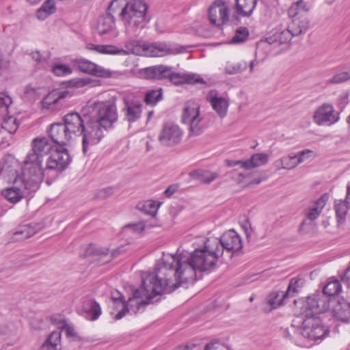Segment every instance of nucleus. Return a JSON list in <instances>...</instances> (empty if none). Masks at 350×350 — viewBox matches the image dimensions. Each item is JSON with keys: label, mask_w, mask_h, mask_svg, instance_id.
Instances as JSON below:
<instances>
[{"label": "nucleus", "mask_w": 350, "mask_h": 350, "mask_svg": "<svg viewBox=\"0 0 350 350\" xmlns=\"http://www.w3.org/2000/svg\"><path fill=\"white\" fill-rule=\"evenodd\" d=\"M350 79V66L347 70L339 72L327 81V84H338Z\"/></svg>", "instance_id": "de8ad7c7"}, {"label": "nucleus", "mask_w": 350, "mask_h": 350, "mask_svg": "<svg viewBox=\"0 0 350 350\" xmlns=\"http://www.w3.org/2000/svg\"><path fill=\"white\" fill-rule=\"evenodd\" d=\"M325 198V196H321L305 210L306 219L303 224L307 223V221H313L320 215L326 203Z\"/></svg>", "instance_id": "c85d7f7f"}, {"label": "nucleus", "mask_w": 350, "mask_h": 350, "mask_svg": "<svg viewBox=\"0 0 350 350\" xmlns=\"http://www.w3.org/2000/svg\"><path fill=\"white\" fill-rule=\"evenodd\" d=\"M112 193L111 188H106L100 191V196L101 197H107Z\"/></svg>", "instance_id": "69168bd1"}, {"label": "nucleus", "mask_w": 350, "mask_h": 350, "mask_svg": "<svg viewBox=\"0 0 350 350\" xmlns=\"http://www.w3.org/2000/svg\"><path fill=\"white\" fill-rule=\"evenodd\" d=\"M120 253V249H117L111 252L109 255V250L105 247H97L95 245L90 244L86 250L88 255H93L105 258V262L110 261L113 257L117 256Z\"/></svg>", "instance_id": "7c9ffc66"}, {"label": "nucleus", "mask_w": 350, "mask_h": 350, "mask_svg": "<svg viewBox=\"0 0 350 350\" xmlns=\"http://www.w3.org/2000/svg\"><path fill=\"white\" fill-rule=\"evenodd\" d=\"M330 301V297L323 293H317L308 297L302 307L304 315L321 316L329 309Z\"/></svg>", "instance_id": "9b49d317"}, {"label": "nucleus", "mask_w": 350, "mask_h": 350, "mask_svg": "<svg viewBox=\"0 0 350 350\" xmlns=\"http://www.w3.org/2000/svg\"><path fill=\"white\" fill-rule=\"evenodd\" d=\"M210 23L217 27L225 25L229 20V8L222 0L215 1L208 9Z\"/></svg>", "instance_id": "dca6fc26"}, {"label": "nucleus", "mask_w": 350, "mask_h": 350, "mask_svg": "<svg viewBox=\"0 0 350 350\" xmlns=\"http://www.w3.org/2000/svg\"><path fill=\"white\" fill-rule=\"evenodd\" d=\"M163 269L158 267L154 273H149L142 276V283L139 288L133 291L132 297L126 302L123 296L112 297L114 308L120 310L116 314L115 319L119 320L124 317L129 311L136 314L141 307L150 304L155 296L163 293H170L177 288V283H173L170 278H167V273Z\"/></svg>", "instance_id": "f03ea898"}, {"label": "nucleus", "mask_w": 350, "mask_h": 350, "mask_svg": "<svg viewBox=\"0 0 350 350\" xmlns=\"http://www.w3.org/2000/svg\"><path fill=\"white\" fill-rule=\"evenodd\" d=\"M72 87L83 88L85 86H94V81L89 77L75 78L68 81Z\"/></svg>", "instance_id": "09e8293b"}, {"label": "nucleus", "mask_w": 350, "mask_h": 350, "mask_svg": "<svg viewBox=\"0 0 350 350\" xmlns=\"http://www.w3.org/2000/svg\"><path fill=\"white\" fill-rule=\"evenodd\" d=\"M304 280L302 278H293L290 280L285 295L292 296L303 286Z\"/></svg>", "instance_id": "37998d69"}, {"label": "nucleus", "mask_w": 350, "mask_h": 350, "mask_svg": "<svg viewBox=\"0 0 350 350\" xmlns=\"http://www.w3.org/2000/svg\"><path fill=\"white\" fill-rule=\"evenodd\" d=\"M148 5L142 0H133L128 2L120 15L124 23L126 33L134 36L139 28H143Z\"/></svg>", "instance_id": "423d86ee"}, {"label": "nucleus", "mask_w": 350, "mask_h": 350, "mask_svg": "<svg viewBox=\"0 0 350 350\" xmlns=\"http://www.w3.org/2000/svg\"><path fill=\"white\" fill-rule=\"evenodd\" d=\"M146 42L137 40H129L124 44L126 49H118L113 45L94 44L88 43L86 48L90 51H95L101 54L126 55L130 53L137 55H143Z\"/></svg>", "instance_id": "0eeeda50"}, {"label": "nucleus", "mask_w": 350, "mask_h": 350, "mask_svg": "<svg viewBox=\"0 0 350 350\" xmlns=\"http://www.w3.org/2000/svg\"><path fill=\"white\" fill-rule=\"evenodd\" d=\"M68 93L66 91L58 92L57 90L50 92L45 96V108L52 109V105H56L58 102L66 97Z\"/></svg>", "instance_id": "58836bf2"}, {"label": "nucleus", "mask_w": 350, "mask_h": 350, "mask_svg": "<svg viewBox=\"0 0 350 350\" xmlns=\"http://www.w3.org/2000/svg\"><path fill=\"white\" fill-rule=\"evenodd\" d=\"M44 92V87L37 83L27 85L24 91L23 100L25 102L33 103L40 98Z\"/></svg>", "instance_id": "c756f323"}, {"label": "nucleus", "mask_w": 350, "mask_h": 350, "mask_svg": "<svg viewBox=\"0 0 350 350\" xmlns=\"http://www.w3.org/2000/svg\"><path fill=\"white\" fill-rule=\"evenodd\" d=\"M70 139L81 137L82 150L85 154L89 147L97 144L102 139L101 132L92 123L91 117L87 114L81 116L78 113H69L63 118Z\"/></svg>", "instance_id": "20e7f679"}, {"label": "nucleus", "mask_w": 350, "mask_h": 350, "mask_svg": "<svg viewBox=\"0 0 350 350\" xmlns=\"http://www.w3.org/2000/svg\"><path fill=\"white\" fill-rule=\"evenodd\" d=\"M12 103V99L6 92H0V118L3 120L1 127L8 133L13 135L17 131L19 123L17 119L8 116L9 107Z\"/></svg>", "instance_id": "4468645a"}, {"label": "nucleus", "mask_w": 350, "mask_h": 350, "mask_svg": "<svg viewBox=\"0 0 350 350\" xmlns=\"http://www.w3.org/2000/svg\"><path fill=\"white\" fill-rule=\"evenodd\" d=\"M249 32L246 27H239L236 30L231 42L234 44L242 43L247 40Z\"/></svg>", "instance_id": "8fccbe9b"}, {"label": "nucleus", "mask_w": 350, "mask_h": 350, "mask_svg": "<svg viewBox=\"0 0 350 350\" xmlns=\"http://www.w3.org/2000/svg\"><path fill=\"white\" fill-rule=\"evenodd\" d=\"M342 289V286L338 280L328 282L323 288L322 293L329 297L338 294Z\"/></svg>", "instance_id": "c03bdc74"}, {"label": "nucleus", "mask_w": 350, "mask_h": 350, "mask_svg": "<svg viewBox=\"0 0 350 350\" xmlns=\"http://www.w3.org/2000/svg\"><path fill=\"white\" fill-rule=\"evenodd\" d=\"M341 279L343 282L350 284V266L347 268Z\"/></svg>", "instance_id": "052dcab7"}, {"label": "nucleus", "mask_w": 350, "mask_h": 350, "mask_svg": "<svg viewBox=\"0 0 350 350\" xmlns=\"http://www.w3.org/2000/svg\"><path fill=\"white\" fill-rule=\"evenodd\" d=\"M56 12V6L54 0L45 1V16H49Z\"/></svg>", "instance_id": "5fc2aeb1"}, {"label": "nucleus", "mask_w": 350, "mask_h": 350, "mask_svg": "<svg viewBox=\"0 0 350 350\" xmlns=\"http://www.w3.org/2000/svg\"><path fill=\"white\" fill-rule=\"evenodd\" d=\"M333 317L344 323H350V303L344 299H338L332 310Z\"/></svg>", "instance_id": "b1692460"}, {"label": "nucleus", "mask_w": 350, "mask_h": 350, "mask_svg": "<svg viewBox=\"0 0 350 350\" xmlns=\"http://www.w3.org/2000/svg\"><path fill=\"white\" fill-rule=\"evenodd\" d=\"M309 8L306 3L303 0H298L293 3L288 9V15L290 17H296L302 14L306 13Z\"/></svg>", "instance_id": "ea45409f"}, {"label": "nucleus", "mask_w": 350, "mask_h": 350, "mask_svg": "<svg viewBox=\"0 0 350 350\" xmlns=\"http://www.w3.org/2000/svg\"><path fill=\"white\" fill-rule=\"evenodd\" d=\"M222 255L223 250L219 248L218 239L211 237L204 241L202 247L190 254H164L162 265L159 267L167 273V278L178 284V288L181 283L195 280L197 271H205L214 268L217 259Z\"/></svg>", "instance_id": "f257e3e1"}, {"label": "nucleus", "mask_w": 350, "mask_h": 350, "mask_svg": "<svg viewBox=\"0 0 350 350\" xmlns=\"http://www.w3.org/2000/svg\"><path fill=\"white\" fill-rule=\"evenodd\" d=\"M124 107V116L126 120L129 122L137 121L140 117L142 111V105L138 100L131 98L129 96L123 98Z\"/></svg>", "instance_id": "412c9836"}, {"label": "nucleus", "mask_w": 350, "mask_h": 350, "mask_svg": "<svg viewBox=\"0 0 350 350\" xmlns=\"http://www.w3.org/2000/svg\"><path fill=\"white\" fill-rule=\"evenodd\" d=\"M72 64L77 69L84 73L99 77H109L111 72L94 62L83 58H77L72 60Z\"/></svg>", "instance_id": "6ab92c4d"}, {"label": "nucleus", "mask_w": 350, "mask_h": 350, "mask_svg": "<svg viewBox=\"0 0 350 350\" xmlns=\"http://www.w3.org/2000/svg\"><path fill=\"white\" fill-rule=\"evenodd\" d=\"M144 56L155 57H164L169 55H176L187 51L186 47L178 44H170L166 42H146Z\"/></svg>", "instance_id": "ddd939ff"}, {"label": "nucleus", "mask_w": 350, "mask_h": 350, "mask_svg": "<svg viewBox=\"0 0 350 350\" xmlns=\"http://www.w3.org/2000/svg\"><path fill=\"white\" fill-rule=\"evenodd\" d=\"M91 109L92 116L91 122L94 127L99 129L104 137V131L110 128L118 120V112L114 98L105 101H96L88 105Z\"/></svg>", "instance_id": "39448f33"}, {"label": "nucleus", "mask_w": 350, "mask_h": 350, "mask_svg": "<svg viewBox=\"0 0 350 350\" xmlns=\"http://www.w3.org/2000/svg\"><path fill=\"white\" fill-rule=\"evenodd\" d=\"M44 137H37L31 142V149L23 161L22 175L18 170V165L4 162L0 168V175L8 182L14 185L20 184L25 189L38 190L43 180L44 170Z\"/></svg>", "instance_id": "7ed1b4c3"}, {"label": "nucleus", "mask_w": 350, "mask_h": 350, "mask_svg": "<svg viewBox=\"0 0 350 350\" xmlns=\"http://www.w3.org/2000/svg\"><path fill=\"white\" fill-rule=\"evenodd\" d=\"M334 208L338 225H342L346 220L347 210L350 208V185L347 187L346 199L336 200Z\"/></svg>", "instance_id": "a878e982"}, {"label": "nucleus", "mask_w": 350, "mask_h": 350, "mask_svg": "<svg viewBox=\"0 0 350 350\" xmlns=\"http://www.w3.org/2000/svg\"><path fill=\"white\" fill-rule=\"evenodd\" d=\"M227 165L228 167H234L238 165H240L241 167H243V163H244V161H230L228 160L227 161Z\"/></svg>", "instance_id": "e2e57ef3"}, {"label": "nucleus", "mask_w": 350, "mask_h": 350, "mask_svg": "<svg viewBox=\"0 0 350 350\" xmlns=\"http://www.w3.org/2000/svg\"><path fill=\"white\" fill-rule=\"evenodd\" d=\"M53 72L59 77L70 75L72 72V68L65 64H57L52 68Z\"/></svg>", "instance_id": "3c124183"}, {"label": "nucleus", "mask_w": 350, "mask_h": 350, "mask_svg": "<svg viewBox=\"0 0 350 350\" xmlns=\"http://www.w3.org/2000/svg\"><path fill=\"white\" fill-rule=\"evenodd\" d=\"M323 316L305 315L301 334L309 340H321L329 334V329L323 323Z\"/></svg>", "instance_id": "9d476101"}, {"label": "nucleus", "mask_w": 350, "mask_h": 350, "mask_svg": "<svg viewBox=\"0 0 350 350\" xmlns=\"http://www.w3.org/2000/svg\"><path fill=\"white\" fill-rule=\"evenodd\" d=\"M295 35L288 27L283 29L278 27L272 33L264 40H260L256 44L257 50L266 48L267 45L280 46L288 42Z\"/></svg>", "instance_id": "f3484780"}, {"label": "nucleus", "mask_w": 350, "mask_h": 350, "mask_svg": "<svg viewBox=\"0 0 350 350\" xmlns=\"http://www.w3.org/2000/svg\"><path fill=\"white\" fill-rule=\"evenodd\" d=\"M23 189H25L20 183L17 185L13 184L10 187L3 190V196L10 202L16 203L24 196Z\"/></svg>", "instance_id": "2f4dec72"}, {"label": "nucleus", "mask_w": 350, "mask_h": 350, "mask_svg": "<svg viewBox=\"0 0 350 350\" xmlns=\"http://www.w3.org/2000/svg\"><path fill=\"white\" fill-rule=\"evenodd\" d=\"M145 206H149L150 208H152L154 209V211H152V212H156L157 209L158 207H156L154 202H152V201H148L146 203V205Z\"/></svg>", "instance_id": "338daca9"}, {"label": "nucleus", "mask_w": 350, "mask_h": 350, "mask_svg": "<svg viewBox=\"0 0 350 350\" xmlns=\"http://www.w3.org/2000/svg\"><path fill=\"white\" fill-rule=\"evenodd\" d=\"M43 225L40 223H31L18 226L13 232L12 240L20 241L25 240L42 230Z\"/></svg>", "instance_id": "5701e85b"}, {"label": "nucleus", "mask_w": 350, "mask_h": 350, "mask_svg": "<svg viewBox=\"0 0 350 350\" xmlns=\"http://www.w3.org/2000/svg\"><path fill=\"white\" fill-rule=\"evenodd\" d=\"M45 155L47 156L46 168L58 172L65 170L71 162L68 150L62 146H51L45 142Z\"/></svg>", "instance_id": "6e6552de"}, {"label": "nucleus", "mask_w": 350, "mask_h": 350, "mask_svg": "<svg viewBox=\"0 0 350 350\" xmlns=\"http://www.w3.org/2000/svg\"><path fill=\"white\" fill-rule=\"evenodd\" d=\"M48 135L55 145H65L71 140L64 122L52 124L48 130Z\"/></svg>", "instance_id": "4be33fe9"}, {"label": "nucleus", "mask_w": 350, "mask_h": 350, "mask_svg": "<svg viewBox=\"0 0 350 350\" xmlns=\"http://www.w3.org/2000/svg\"><path fill=\"white\" fill-rule=\"evenodd\" d=\"M221 344L219 341H213L208 343L204 350H221Z\"/></svg>", "instance_id": "6e6d98bb"}, {"label": "nucleus", "mask_w": 350, "mask_h": 350, "mask_svg": "<svg viewBox=\"0 0 350 350\" xmlns=\"http://www.w3.org/2000/svg\"><path fill=\"white\" fill-rule=\"evenodd\" d=\"M292 22L288 26L295 36L304 33L309 27V21L306 18H300L299 16L292 17Z\"/></svg>", "instance_id": "72a5a7b5"}, {"label": "nucleus", "mask_w": 350, "mask_h": 350, "mask_svg": "<svg viewBox=\"0 0 350 350\" xmlns=\"http://www.w3.org/2000/svg\"><path fill=\"white\" fill-rule=\"evenodd\" d=\"M190 176L202 183L208 184L218 177V174L204 170H197L190 172Z\"/></svg>", "instance_id": "c9c22d12"}, {"label": "nucleus", "mask_w": 350, "mask_h": 350, "mask_svg": "<svg viewBox=\"0 0 350 350\" xmlns=\"http://www.w3.org/2000/svg\"><path fill=\"white\" fill-rule=\"evenodd\" d=\"M28 3L31 5L37 4L40 0H26Z\"/></svg>", "instance_id": "774afa93"}, {"label": "nucleus", "mask_w": 350, "mask_h": 350, "mask_svg": "<svg viewBox=\"0 0 350 350\" xmlns=\"http://www.w3.org/2000/svg\"><path fill=\"white\" fill-rule=\"evenodd\" d=\"M169 71L170 66L161 64L145 68L142 70V74L146 79H163L167 78Z\"/></svg>", "instance_id": "bb28decb"}, {"label": "nucleus", "mask_w": 350, "mask_h": 350, "mask_svg": "<svg viewBox=\"0 0 350 350\" xmlns=\"http://www.w3.org/2000/svg\"><path fill=\"white\" fill-rule=\"evenodd\" d=\"M207 100L211 104L213 109L221 118L226 115L228 107V102L224 98L218 97L216 91H211L207 95Z\"/></svg>", "instance_id": "cd10ccee"}, {"label": "nucleus", "mask_w": 350, "mask_h": 350, "mask_svg": "<svg viewBox=\"0 0 350 350\" xmlns=\"http://www.w3.org/2000/svg\"><path fill=\"white\" fill-rule=\"evenodd\" d=\"M126 227L131 228L134 232H142L144 229V225L140 222L133 224H129L126 226Z\"/></svg>", "instance_id": "4d7b16f0"}, {"label": "nucleus", "mask_w": 350, "mask_h": 350, "mask_svg": "<svg viewBox=\"0 0 350 350\" xmlns=\"http://www.w3.org/2000/svg\"><path fill=\"white\" fill-rule=\"evenodd\" d=\"M63 329H65V332L68 336H75L77 335V332L74 327L67 325L66 323V326Z\"/></svg>", "instance_id": "bf43d9fd"}, {"label": "nucleus", "mask_w": 350, "mask_h": 350, "mask_svg": "<svg viewBox=\"0 0 350 350\" xmlns=\"http://www.w3.org/2000/svg\"><path fill=\"white\" fill-rule=\"evenodd\" d=\"M183 135V132L177 124L169 122L163 125L158 140L162 146L174 147L181 142Z\"/></svg>", "instance_id": "2eb2a0df"}, {"label": "nucleus", "mask_w": 350, "mask_h": 350, "mask_svg": "<svg viewBox=\"0 0 350 350\" xmlns=\"http://www.w3.org/2000/svg\"><path fill=\"white\" fill-rule=\"evenodd\" d=\"M169 75L166 79L174 84L178 85L184 83H205L204 79L201 78L198 75L196 74H181L174 72L172 70V68L170 67Z\"/></svg>", "instance_id": "393cba45"}, {"label": "nucleus", "mask_w": 350, "mask_h": 350, "mask_svg": "<svg viewBox=\"0 0 350 350\" xmlns=\"http://www.w3.org/2000/svg\"><path fill=\"white\" fill-rule=\"evenodd\" d=\"M257 0H236L237 12L243 16H249L253 12Z\"/></svg>", "instance_id": "e433bc0d"}, {"label": "nucleus", "mask_w": 350, "mask_h": 350, "mask_svg": "<svg viewBox=\"0 0 350 350\" xmlns=\"http://www.w3.org/2000/svg\"><path fill=\"white\" fill-rule=\"evenodd\" d=\"M178 187L176 185H170L164 191V194L166 197H170L177 190Z\"/></svg>", "instance_id": "13d9d810"}, {"label": "nucleus", "mask_w": 350, "mask_h": 350, "mask_svg": "<svg viewBox=\"0 0 350 350\" xmlns=\"http://www.w3.org/2000/svg\"><path fill=\"white\" fill-rule=\"evenodd\" d=\"M268 154L265 153L254 154L250 159L244 161L243 168L250 170L263 165L268 162Z\"/></svg>", "instance_id": "f704fd0d"}, {"label": "nucleus", "mask_w": 350, "mask_h": 350, "mask_svg": "<svg viewBox=\"0 0 350 350\" xmlns=\"http://www.w3.org/2000/svg\"><path fill=\"white\" fill-rule=\"evenodd\" d=\"M82 311L91 320H96L101 314L99 304L92 299H85L82 304Z\"/></svg>", "instance_id": "473e14b6"}, {"label": "nucleus", "mask_w": 350, "mask_h": 350, "mask_svg": "<svg viewBox=\"0 0 350 350\" xmlns=\"http://www.w3.org/2000/svg\"><path fill=\"white\" fill-rule=\"evenodd\" d=\"M61 332L59 330L53 331L45 340V347L49 349L60 350Z\"/></svg>", "instance_id": "a19ab883"}, {"label": "nucleus", "mask_w": 350, "mask_h": 350, "mask_svg": "<svg viewBox=\"0 0 350 350\" xmlns=\"http://www.w3.org/2000/svg\"><path fill=\"white\" fill-rule=\"evenodd\" d=\"M275 164L277 166L280 167V168L288 170L294 169L299 165L295 154L284 156L276 161Z\"/></svg>", "instance_id": "4c0bfd02"}, {"label": "nucleus", "mask_w": 350, "mask_h": 350, "mask_svg": "<svg viewBox=\"0 0 350 350\" xmlns=\"http://www.w3.org/2000/svg\"><path fill=\"white\" fill-rule=\"evenodd\" d=\"M51 324L55 325L58 329H63L66 326L64 317L60 314H55L49 317Z\"/></svg>", "instance_id": "603ef678"}, {"label": "nucleus", "mask_w": 350, "mask_h": 350, "mask_svg": "<svg viewBox=\"0 0 350 350\" xmlns=\"http://www.w3.org/2000/svg\"><path fill=\"white\" fill-rule=\"evenodd\" d=\"M36 15L39 20H44V3L38 8Z\"/></svg>", "instance_id": "0e129e2a"}, {"label": "nucleus", "mask_w": 350, "mask_h": 350, "mask_svg": "<svg viewBox=\"0 0 350 350\" xmlns=\"http://www.w3.org/2000/svg\"><path fill=\"white\" fill-rule=\"evenodd\" d=\"M295 155L297 157L298 164H300L314 156L313 151L309 149H306L301 152H299Z\"/></svg>", "instance_id": "864d4df0"}, {"label": "nucleus", "mask_w": 350, "mask_h": 350, "mask_svg": "<svg viewBox=\"0 0 350 350\" xmlns=\"http://www.w3.org/2000/svg\"><path fill=\"white\" fill-rule=\"evenodd\" d=\"M285 297V293L273 292L269 295L267 298V304L271 309H275L282 304V300Z\"/></svg>", "instance_id": "79ce46f5"}, {"label": "nucleus", "mask_w": 350, "mask_h": 350, "mask_svg": "<svg viewBox=\"0 0 350 350\" xmlns=\"http://www.w3.org/2000/svg\"><path fill=\"white\" fill-rule=\"evenodd\" d=\"M313 121L317 125H332L340 119V113L336 112L332 105L323 103L314 111Z\"/></svg>", "instance_id": "a211bd4d"}, {"label": "nucleus", "mask_w": 350, "mask_h": 350, "mask_svg": "<svg viewBox=\"0 0 350 350\" xmlns=\"http://www.w3.org/2000/svg\"><path fill=\"white\" fill-rule=\"evenodd\" d=\"M247 68V63L245 62H237L227 63L225 70L226 72L230 75H234L241 72L245 70Z\"/></svg>", "instance_id": "a18cd8bd"}, {"label": "nucleus", "mask_w": 350, "mask_h": 350, "mask_svg": "<svg viewBox=\"0 0 350 350\" xmlns=\"http://www.w3.org/2000/svg\"><path fill=\"white\" fill-rule=\"evenodd\" d=\"M202 120L200 105L193 101L187 102L182 113V122L188 125L189 136H198L202 133L204 129Z\"/></svg>", "instance_id": "1a4fd4ad"}, {"label": "nucleus", "mask_w": 350, "mask_h": 350, "mask_svg": "<svg viewBox=\"0 0 350 350\" xmlns=\"http://www.w3.org/2000/svg\"><path fill=\"white\" fill-rule=\"evenodd\" d=\"M118 1L119 0H113L108 6L106 14L98 18L96 26L98 34L109 35L111 38L118 36L113 14L118 8Z\"/></svg>", "instance_id": "f8f14e48"}, {"label": "nucleus", "mask_w": 350, "mask_h": 350, "mask_svg": "<svg viewBox=\"0 0 350 350\" xmlns=\"http://www.w3.org/2000/svg\"><path fill=\"white\" fill-rule=\"evenodd\" d=\"M218 240L219 248L232 254L239 251L243 247L242 240L234 230H229L224 232Z\"/></svg>", "instance_id": "aec40b11"}, {"label": "nucleus", "mask_w": 350, "mask_h": 350, "mask_svg": "<svg viewBox=\"0 0 350 350\" xmlns=\"http://www.w3.org/2000/svg\"><path fill=\"white\" fill-rule=\"evenodd\" d=\"M31 58L37 62H40L42 59V55L40 51H36L31 53Z\"/></svg>", "instance_id": "680f3d73"}, {"label": "nucleus", "mask_w": 350, "mask_h": 350, "mask_svg": "<svg viewBox=\"0 0 350 350\" xmlns=\"http://www.w3.org/2000/svg\"><path fill=\"white\" fill-rule=\"evenodd\" d=\"M162 99V90H152L146 93L144 101L147 105H154Z\"/></svg>", "instance_id": "49530a36"}]
</instances>
